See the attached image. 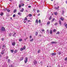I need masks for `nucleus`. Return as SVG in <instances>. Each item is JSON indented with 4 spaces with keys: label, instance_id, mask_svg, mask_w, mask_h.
Returning a JSON list of instances; mask_svg holds the SVG:
<instances>
[{
    "label": "nucleus",
    "instance_id": "obj_57",
    "mask_svg": "<svg viewBox=\"0 0 67 67\" xmlns=\"http://www.w3.org/2000/svg\"><path fill=\"white\" fill-rule=\"evenodd\" d=\"M9 1H12V0H9Z\"/></svg>",
    "mask_w": 67,
    "mask_h": 67
},
{
    "label": "nucleus",
    "instance_id": "obj_49",
    "mask_svg": "<svg viewBox=\"0 0 67 67\" xmlns=\"http://www.w3.org/2000/svg\"><path fill=\"white\" fill-rule=\"evenodd\" d=\"M44 31H45V30H44V29H43V30L42 29V32H44Z\"/></svg>",
    "mask_w": 67,
    "mask_h": 67
},
{
    "label": "nucleus",
    "instance_id": "obj_56",
    "mask_svg": "<svg viewBox=\"0 0 67 67\" xmlns=\"http://www.w3.org/2000/svg\"><path fill=\"white\" fill-rule=\"evenodd\" d=\"M40 14H38V16H40Z\"/></svg>",
    "mask_w": 67,
    "mask_h": 67
},
{
    "label": "nucleus",
    "instance_id": "obj_21",
    "mask_svg": "<svg viewBox=\"0 0 67 67\" xmlns=\"http://www.w3.org/2000/svg\"><path fill=\"white\" fill-rule=\"evenodd\" d=\"M37 34H38V32H36L35 35L36 36H37Z\"/></svg>",
    "mask_w": 67,
    "mask_h": 67
},
{
    "label": "nucleus",
    "instance_id": "obj_25",
    "mask_svg": "<svg viewBox=\"0 0 67 67\" xmlns=\"http://www.w3.org/2000/svg\"><path fill=\"white\" fill-rule=\"evenodd\" d=\"M52 19V16H51L49 18V20H51V19Z\"/></svg>",
    "mask_w": 67,
    "mask_h": 67
},
{
    "label": "nucleus",
    "instance_id": "obj_37",
    "mask_svg": "<svg viewBox=\"0 0 67 67\" xmlns=\"http://www.w3.org/2000/svg\"><path fill=\"white\" fill-rule=\"evenodd\" d=\"M13 18H15V14H14L13 16Z\"/></svg>",
    "mask_w": 67,
    "mask_h": 67
},
{
    "label": "nucleus",
    "instance_id": "obj_47",
    "mask_svg": "<svg viewBox=\"0 0 67 67\" xmlns=\"http://www.w3.org/2000/svg\"><path fill=\"white\" fill-rule=\"evenodd\" d=\"M28 8H31V6H28Z\"/></svg>",
    "mask_w": 67,
    "mask_h": 67
},
{
    "label": "nucleus",
    "instance_id": "obj_8",
    "mask_svg": "<svg viewBox=\"0 0 67 67\" xmlns=\"http://www.w3.org/2000/svg\"><path fill=\"white\" fill-rule=\"evenodd\" d=\"M12 45L13 46H14L15 45V42H13L12 43Z\"/></svg>",
    "mask_w": 67,
    "mask_h": 67
},
{
    "label": "nucleus",
    "instance_id": "obj_17",
    "mask_svg": "<svg viewBox=\"0 0 67 67\" xmlns=\"http://www.w3.org/2000/svg\"><path fill=\"white\" fill-rule=\"evenodd\" d=\"M23 11H24V9L22 8V9L20 10V12H23Z\"/></svg>",
    "mask_w": 67,
    "mask_h": 67
},
{
    "label": "nucleus",
    "instance_id": "obj_44",
    "mask_svg": "<svg viewBox=\"0 0 67 67\" xmlns=\"http://www.w3.org/2000/svg\"><path fill=\"white\" fill-rule=\"evenodd\" d=\"M39 22L40 24H41V20L39 19Z\"/></svg>",
    "mask_w": 67,
    "mask_h": 67
},
{
    "label": "nucleus",
    "instance_id": "obj_24",
    "mask_svg": "<svg viewBox=\"0 0 67 67\" xmlns=\"http://www.w3.org/2000/svg\"><path fill=\"white\" fill-rule=\"evenodd\" d=\"M59 24L61 25V24H62V23L61 22V21L59 20Z\"/></svg>",
    "mask_w": 67,
    "mask_h": 67
},
{
    "label": "nucleus",
    "instance_id": "obj_43",
    "mask_svg": "<svg viewBox=\"0 0 67 67\" xmlns=\"http://www.w3.org/2000/svg\"><path fill=\"white\" fill-rule=\"evenodd\" d=\"M65 61H66V60H67V57L65 58Z\"/></svg>",
    "mask_w": 67,
    "mask_h": 67
},
{
    "label": "nucleus",
    "instance_id": "obj_41",
    "mask_svg": "<svg viewBox=\"0 0 67 67\" xmlns=\"http://www.w3.org/2000/svg\"><path fill=\"white\" fill-rule=\"evenodd\" d=\"M58 54H59V55H60L61 54V52H59Z\"/></svg>",
    "mask_w": 67,
    "mask_h": 67
},
{
    "label": "nucleus",
    "instance_id": "obj_53",
    "mask_svg": "<svg viewBox=\"0 0 67 67\" xmlns=\"http://www.w3.org/2000/svg\"><path fill=\"white\" fill-rule=\"evenodd\" d=\"M30 38H32V36H30Z\"/></svg>",
    "mask_w": 67,
    "mask_h": 67
},
{
    "label": "nucleus",
    "instance_id": "obj_29",
    "mask_svg": "<svg viewBox=\"0 0 67 67\" xmlns=\"http://www.w3.org/2000/svg\"><path fill=\"white\" fill-rule=\"evenodd\" d=\"M33 40H34V39H32L31 40H30V42H32Z\"/></svg>",
    "mask_w": 67,
    "mask_h": 67
},
{
    "label": "nucleus",
    "instance_id": "obj_33",
    "mask_svg": "<svg viewBox=\"0 0 67 67\" xmlns=\"http://www.w3.org/2000/svg\"><path fill=\"white\" fill-rule=\"evenodd\" d=\"M53 32H56V29H54L53 30Z\"/></svg>",
    "mask_w": 67,
    "mask_h": 67
},
{
    "label": "nucleus",
    "instance_id": "obj_59",
    "mask_svg": "<svg viewBox=\"0 0 67 67\" xmlns=\"http://www.w3.org/2000/svg\"><path fill=\"white\" fill-rule=\"evenodd\" d=\"M3 47H5V45H3Z\"/></svg>",
    "mask_w": 67,
    "mask_h": 67
},
{
    "label": "nucleus",
    "instance_id": "obj_3",
    "mask_svg": "<svg viewBox=\"0 0 67 67\" xmlns=\"http://www.w3.org/2000/svg\"><path fill=\"white\" fill-rule=\"evenodd\" d=\"M38 23V20L36 19V25Z\"/></svg>",
    "mask_w": 67,
    "mask_h": 67
},
{
    "label": "nucleus",
    "instance_id": "obj_11",
    "mask_svg": "<svg viewBox=\"0 0 67 67\" xmlns=\"http://www.w3.org/2000/svg\"><path fill=\"white\" fill-rule=\"evenodd\" d=\"M59 7L58 6L57 8L56 7H55L54 8L55 9H56V10H57V9H59Z\"/></svg>",
    "mask_w": 67,
    "mask_h": 67
},
{
    "label": "nucleus",
    "instance_id": "obj_39",
    "mask_svg": "<svg viewBox=\"0 0 67 67\" xmlns=\"http://www.w3.org/2000/svg\"><path fill=\"white\" fill-rule=\"evenodd\" d=\"M21 7V5H20V4H19V8H20Z\"/></svg>",
    "mask_w": 67,
    "mask_h": 67
},
{
    "label": "nucleus",
    "instance_id": "obj_61",
    "mask_svg": "<svg viewBox=\"0 0 67 67\" xmlns=\"http://www.w3.org/2000/svg\"><path fill=\"white\" fill-rule=\"evenodd\" d=\"M40 63H41V64H42V61H41V62H40Z\"/></svg>",
    "mask_w": 67,
    "mask_h": 67
},
{
    "label": "nucleus",
    "instance_id": "obj_28",
    "mask_svg": "<svg viewBox=\"0 0 67 67\" xmlns=\"http://www.w3.org/2000/svg\"><path fill=\"white\" fill-rule=\"evenodd\" d=\"M11 62V61L10 60V59H8V63H10V62Z\"/></svg>",
    "mask_w": 67,
    "mask_h": 67
},
{
    "label": "nucleus",
    "instance_id": "obj_5",
    "mask_svg": "<svg viewBox=\"0 0 67 67\" xmlns=\"http://www.w3.org/2000/svg\"><path fill=\"white\" fill-rule=\"evenodd\" d=\"M60 20H61V21H63L64 20V18H63V17H61L60 18Z\"/></svg>",
    "mask_w": 67,
    "mask_h": 67
},
{
    "label": "nucleus",
    "instance_id": "obj_7",
    "mask_svg": "<svg viewBox=\"0 0 67 67\" xmlns=\"http://www.w3.org/2000/svg\"><path fill=\"white\" fill-rule=\"evenodd\" d=\"M18 15H19L20 16H21V15H22V13H20V12H19L18 13Z\"/></svg>",
    "mask_w": 67,
    "mask_h": 67
},
{
    "label": "nucleus",
    "instance_id": "obj_51",
    "mask_svg": "<svg viewBox=\"0 0 67 67\" xmlns=\"http://www.w3.org/2000/svg\"><path fill=\"white\" fill-rule=\"evenodd\" d=\"M65 27H66V28H67V24H66L65 25Z\"/></svg>",
    "mask_w": 67,
    "mask_h": 67
},
{
    "label": "nucleus",
    "instance_id": "obj_1",
    "mask_svg": "<svg viewBox=\"0 0 67 67\" xmlns=\"http://www.w3.org/2000/svg\"><path fill=\"white\" fill-rule=\"evenodd\" d=\"M5 31V29L4 28V27H2L1 29V30L0 33H2V32H4Z\"/></svg>",
    "mask_w": 67,
    "mask_h": 67
},
{
    "label": "nucleus",
    "instance_id": "obj_48",
    "mask_svg": "<svg viewBox=\"0 0 67 67\" xmlns=\"http://www.w3.org/2000/svg\"><path fill=\"white\" fill-rule=\"evenodd\" d=\"M39 12L40 11L39 10H37V13H38V12Z\"/></svg>",
    "mask_w": 67,
    "mask_h": 67
},
{
    "label": "nucleus",
    "instance_id": "obj_42",
    "mask_svg": "<svg viewBox=\"0 0 67 67\" xmlns=\"http://www.w3.org/2000/svg\"><path fill=\"white\" fill-rule=\"evenodd\" d=\"M57 24H58V23H55V24H54V25H57Z\"/></svg>",
    "mask_w": 67,
    "mask_h": 67
},
{
    "label": "nucleus",
    "instance_id": "obj_10",
    "mask_svg": "<svg viewBox=\"0 0 67 67\" xmlns=\"http://www.w3.org/2000/svg\"><path fill=\"white\" fill-rule=\"evenodd\" d=\"M34 64H37V61L36 60H35L34 61Z\"/></svg>",
    "mask_w": 67,
    "mask_h": 67
},
{
    "label": "nucleus",
    "instance_id": "obj_31",
    "mask_svg": "<svg viewBox=\"0 0 67 67\" xmlns=\"http://www.w3.org/2000/svg\"><path fill=\"white\" fill-rule=\"evenodd\" d=\"M16 11V9H15L13 12L14 13H15Z\"/></svg>",
    "mask_w": 67,
    "mask_h": 67
},
{
    "label": "nucleus",
    "instance_id": "obj_63",
    "mask_svg": "<svg viewBox=\"0 0 67 67\" xmlns=\"http://www.w3.org/2000/svg\"><path fill=\"white\" fill-rule=\"evenodd\" d=\"M66 3L67 4V1H66Z\"/></svg>",
    "mask_w": 67,
    "mask_h": 67
},
{
    "label": "nucleus",
    "instance_id": "obj_40",
    "mask_svg": "<svg viewBox=\"0 0 67 67\" xmlns=\"http://www.w3.org/2000/svg\"><path fill=\"white\" fill-rule=\"evenodd\" d=\"M9 35L10 36H11L12 35V34L11 33H10V34H9Z\"/></svg>",
    "mask_w": 67,
    "mask_h": 67
},
{
    "label": "nucleus",
    "instance_id": "obj_58",
    "mask_svg": "<svg viewBox=\"0 0 67 67\" xmlns=\"http://www.w3.org/2000/svg\"><path fill=\"white\" fill-rule=\"evenodd\" d=\"M1 55L0 54V58H1Z\"/></svg>",
    "mask_w": 67,
    "mask_h": 67
},
{
    "label": "nucleus",
    "instance_id": "obj_19",
    "mask_svg": "<svg viewBox=\"0 0 67 67\" xmlns=\"http://www.w3.org/2000/svg\"><path fill=\"white\" fill-rule=\"evenodd\" d=\"M50 24V21H48L47 23V25H49Z\"/></svg>",
    "mask_w": 67,
    "mask_h": 67
},
{
    "label": "nucleus",
    "instance_id": "obj_52",
    "mask_svg": "<svg viewBox=\"0 0 67 67\" xmlns=\"http://www.w3.org/2000/svg\"><path fill=\"white\" fill-rule=\"evenodd\" d=\"M2 41H4V38H2Z\"/></svg>",
    "mask_w": 67,
    "mask_h": 67
},
{
    "label": "nucleus",
    "instance_id": "obj_46",
    "mask_svg": "<svg viewBox=\"0 0 67 67\" xmlns=\"http://www.w3.org/2000/svg\"><path fill=\"white\" fill-rule=\"evenodd\" d=\"M35 10V9H33V10L35 12V10Z\"/></svg>",
    "mask_w": 67,
    "mask_h": 67
},
{
    "label": "nucleus",
    "instance_id": "obj_54",
    "mask_svg": "<svg viewBox=\"0 0 67 67\" xmlns=\"http://www.w3.org/2000/svg\"><path fill=\"white\" fill-rule=\"evenodd\" d=\"M64 10H62V13H63V14H64Z\"/></svg>",
    "mask_w": 67,
    "mask_h": 67
},
{
    "label": "nucleus",
    "instance_id": "obj_22",
    "mask_svg": "<svg viewBox=\"0 0 67 67\" xmlns=\"http://www.w3.org/2000/svg\"><path fill=\"white\" fill-rule=\"evenodd\" d=\"M24 21H25V20H26L27 21V19L26 17H25V19L24 20Z\"/></svg>",
    "mask_w": 67,
    "mask_h": 67
},
{
    "label": "nucleus",
    "instance_id": "obj_38",
    "mask_svg": "<svg viewBox=\"0 0 67 67\" xmlns=\"http://www.w3.org/2000/svg\"><path fill=\"white\" fill-rule=\"evenodd\" d=\"M54 20H55V19L53 18V19L52 20V22H53V21H54Z\"/></svg>",
    "mask_w": 67,
    "mask_h": 67
},
{
    "label": "nucleus",
    "instance_id": "obj_4",
    "mask_svg": "<svg viewBox=\"0 0 67 67\" xmlns=\"http://www.w3.org/2000/svg\"><path fill=\"white\" fill-rule=\"evenodd\" d=\"M7 10L8 12H9L10 11V10L9 9H7V8H5V9H4V11H6Z\"/></svg>",
    "mask_w": 67,
    "mask_h": 67
},
{
    "label": "nucleus",
    "instance_id": "obj_50",
    "mask_svg": "<svg viewBox=\"0 0 67 67\" xmlns=\"http://www.w3.org/2000/svg\"><path fill=\"white\" fill-rule=\"evenodd\" d=\"M39 36H40V37H41L42 36L41 34L39 35Z\"/></svg>",
    "mask_w": 67,
    "mask_h": 67
},
{
    "label": "nucleus",
    "instance_id": "obj_36",
    "mask_svg": "<svg viewBox=\"0 0 67 67\" xmlns=\"http://www.w3.org/2000/svg\"><path fill=\"white\" fill-rule=\"evenodd\" d=\"M40 50L39 49L38 51V53H40Z\"/></svg>",
    "mask_w": 67,
    "mask_h": 67
},
{
    "label": "nucleus",
    "instance_id": "obj_34",
    "mask_svg": "<svg viewBox=\"0 0 67 67\" xmlns=\"http://www.w3.org/2000/svg\"><path fill=\"white\" fill-rule=\"evenodd\" d=\"M10 51L12 53H13V52H14V50H10Z\"/></svg>",
    "mask_w": 67,
    "mask_h": 67
},
{
    "label": "nucleus",
    "instance_id": "obj_9",
    "mask_svg": "<svg viewBox=\"0 0 67 67\" xmlns=\"http://www.w3.org/2000/svg\"><path fill=\"white\" fill-rule=\"evenodd\" d=\"M51 43L52 44H56L57 43V42H51Z\"/></svg>",
    "mask_w": 67,
    "mask_h": 67
},
{
    "label": "nucleus",
    "instance_id": "obj_27",
    "mask_svg": "<svg viewBox=\"0 0 67 67\" xmlns=\"http://www.w3.org/2000/svg\"><path fill=\"white\" fill-rule=\"evenodd\" d=\"M29 17H31V16H32V15L31 14H29Z\"/></svg>",
    "mask_w": 67,
    "mask_h": 67
},
{
    "label": "nucleus",
    "instance_id": "obj_55",
    "mask_svg": "<svg viewBox=\"0 0 67 67\" xmlns=\"http://www.w3.org/2000/svg\"><path fill=\"white\" fill-rule=\"evenodd\" d=\"M24 4H22V6H24Z\"/></svg>",
    "mask_w": 67,
    "mask_h": 67
},
{
    "label": "nucleus",
    "instance_id": "obj_64",
    "mask_svg": "<svg viewBox=\"0 0 67 67\" xmlns=\"http://www.w3.org/2000/svg\"><path fill=\"white\" fill-rule=\"evenodd\" d=\"M11 67H12V65H11Z\"/></svg>",
    "mask_w": 67,
    "mask_h": 67
},
{
    "label": "nucleus",
    "instance_id": "obj_2",
    "mask_svg": "<svg viewBox=\"0 0 67 67\" xmlns=\"http://www.w3.org/2000/svg\"><path fill=\"white\" fill-rule=\"evenodd\" d=\"M25 60H24V62H25V64H26V63H27V58H25Z\"/></svg>",
    "mask_w": 67,
    "mask_h": 67
},
{
    "label": "nucleus",
    "instance_id": "obj_23",
    "mask_svg": "<svg viewBox=\"0 0 67 67\" xmlns=\"http://www.w3.org/2000/svg\"><path fill=\"white\" fill-rule=\"evenodd\" d=\"M16 34V33H14L13 35V36H14L15 37V35Z\"/></svg>",
    "mask_w": 67,
    "mask_h": 67
},
{
    "label": "nucleus",
    "instance_id": "obj_20",
    "mask_svg": "<svg viewBox=\"0 0 67 67\" xmlns=\"http://www.w3.org/2000/svg\"><path fill=\"white\" fill-rule=\"evenodd\" d=\"M54 14L55 15H57V12H54Z\"/></svg>",
    "mask_w": 67,
    "mask_h": 67
},
{
    "label": "nucleus",
    "instance_id": "obj_18",
    "mask_svg": "<svg viewBox=\"0 0 67 67\" xmlns=\"http://www.w3.org/2000/svg\"><path fill=\"white\" fill-rule=\"evenodd\" d=\"M18 52V50H15L14 51V53H16Z\"/></svg>",
    "mask_w": 67,
    "mask_h": 67
},
{
    "label": "nucleus",
    "instance_id": "obj_12",
    "mask_svg": "<svg viewBox=\"0 0 67 67\" xmlns=\"http://www.w3.org/2000/svg\"><path fill=\"white\" fill-rule=\"evenodd\" d=\"M23 59V57H21L20 59V61H21V60H22Z\"/></svg>",
    "mask_w": 67,
    "mask_h": 67
},
{
    "label": "nucleus",
    "instance_id": "obj_35",
    "mask_svg": "<svg viewBox=\"0 0 67 67\" xmlns=\"http://www.w3.org/2000/svg\"><path fill=\"white\" fill-rule=\"evenodd\" d=\"M25 48H26V47H25V46H24L23 47V49L24 50V49H25Z\"/></svg>",
    "mask_w": 67,
    "mask_h": 67
},
{
    "label": "nucleus",
    "instance_id": "obj_15",
    "mask_svg": "<svg viewBox=\"0 0 67 67\" xmlns=\"http://www.w3.org/2000/svg\"><path fill=\"white\" fill-rule=\"evenodd\" d=\"M46 33H47V34H49V30H47V31L46 32Z\"/></svg>",
    "mask_w": 67,
    "mask_h": 67
},
{
    "label": "nucleus",
    "instance_id": "obj_13",
    "mask_svg": "<svg viewBox=\"0 0 67 67\" xmlns=\"http://www.w3.org/2000/svg\"><path fill=\"white\" fill-rule=\"evenodd\" d=\"M0 15H1V16H2L3 15V12H1L0 13Z\"/></svg>",
    "mask_w": 67,
    "mask_h": 67
},
{
    "label": "nucleus",
    "instance_id": "obj_16",
    "mask_svg": "<svg viewBox=\"0 0 67 67\" xmlns=\"http://www.w3.org/2000/svg\"><path fill=\"white\" fill-rule=\"evenodd\" d=\"M4 51H2L1 53V54H4Z\"/></svg>",
    "mask_w": 67,
    "mask_h": 67
},
{
    "label": "nucleus",
    "instance_id": "obj_14",
    "mask_svg": "<svg viewBox=\"0 0 67 67\" xmlns=\"http://www.w3.org/2000/svg\"><path fill=\"white\" fill-rule=\"evenodd\" d=\"M52 33H53V31H52V30H50V33L51 34H52Z\"/></svg>",
    "mask_w": 67,
    "mask_h": 67
},
{
    "label": "nucleus",
    "instance_id": "obj_60",
    "mask_svg": "<svg viewBox=\"0 0 67 67\" xmlns=\"http://www.w3.org/2000/svg\"><path fill=\"white\" fill-rule=\"evenodd\" d=\"M26 39L25 38V39H24V40L25 41H26Z\"/></svg>",
    "mask_w": 67,
    "mask_h": 67
},
{
    "label": "nucleus",
    "instance_id": "obj_62",
    "mask_svg": "<svg viewBox=\"0 0 67 67\" xmlns=\"http://www.w3.org/2000/svg\"><path fill=\"white\" fill-rule=\"evenodd\" d=\"M30 20H28V22H30Z\"/></svg>",
    "mask_w": 67,
    "mask_h": 67
},
{
    "label": "nucleus",
    "instance_id": "obj_30",
    "mask_svg": "<svg viewBox=\"0 0 67 67\" xmlns=\"http://www.w3.org/2000/svg\"><path fill=\"white\" fill-rule=\"evenodd\" d=\"M22 41V39H19V42H21V41Z\"/></svg>",
    "mask_w": 67,
    "mask_h": 67
},
{
    "label": "nucleus",
    "instance_id": "obj_45",
    "mask_svg": "<svg viewBox=\"0 0 67 67\" xmlns=\"http://www.w3.org/2000/svg\"><path fill=\"white\" fill-rule=\"evenodd\" d=\"M8 58H9V57H6V58L7 59H8Z\"/></svg>",
    "mask_w": 67,
    "mask_h": 67
},
{
    "label": "nucleus",
    "instance_id": "obj_6",
    "mask_svg": "<svg viewBox=\"0 0 67 67\" xmlns=\"http://www.w3.org/2000/svg\"><path fill=\"white\" fill-rule=\"evenodd\" d=\"M56 55V53H52V56H54V55Z\"/></svg>",
    "mask_w": 67,
    "mask_h": 67
},
{
    "label": "nucleus",
    "instance_id": "obj_32",
    "mask_svg": "<svg viewBox=\"0 0 67 67\" xmlns=\"http://www.w3.org/2000/svg\"><path fill=\"white\" fill-rule=\"evenodd\" d=\"M59 33H60V32H59V31H58V32L56 33V34H59Z\"/></svg>",
    "mask_w": 67,
    "mask_h": 67
},
{
    "label": "nucleus",
    "instance_id": "obj_26",
    "mask_svg": "<svg viewBox=\"0 0 67 67\" xmlns=\"http://www.w3.org/2000/svg\"><path fill=\"white\" fill-rule=\"evenodd\" d=\"M24 49L23 48H21L20 49V51H23Z\"/></svg>",
    "mask_w": 67,
    "mask_h": 67
}]
</instances>
